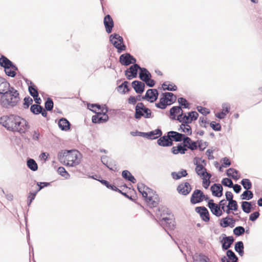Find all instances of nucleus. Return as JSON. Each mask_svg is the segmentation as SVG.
Returning <instances> with one entry per match:
<instances>
[{
	"label": "nucleus",
	"instance_id": "1",
	"mask_svg": "<svg viewBox=\"0 0 262 262\" xmlns=\"http://www.w3.org/2000/svg\"><path fill=\"white\" fill-rule=\"evenodd\" d=\"M59 160L66 166L74 167L81 162V155L77 150H64L58 155Z\"/></svg>",
	"mask_w": 262,
	"mask_h": 262
},
{
	"label": "nucleus",
	"instance_id": "2",
	"mask_svg": "<svg viewBox=\"0 0 262 262\" xmlns=\"http://www.w3.org/2000/svg\"><path fill=\"white\" fill-rule=\"evenodd\" d=\"M20 100L19 94L18 91L14 89L8 91L0 98V105L2 107L9 109L16 106Z\"/></svg>",
	"mask_w": 262,
	"mask_h": 262
},
{
	"label": "nucleus",
	"instance_id": "3",
	"mask_svg": "<svg viewBox=\"0 0 262 262\" xmlns=\"http://www.w3.org/2000/svg\"><path fill=\"white\" fill-rule=\"evenodd\" d=\"M137 188L149 207H155L158 205L159 200L155 191L142 183L138 184Z\"/></svg>",
	"mask_w": 262,
	"mask_h": 262
},
{
	"label": "nucleus",
	"instance_id": "4",
	"mask_svg": "<svg viewBox=\"0 0 262 262\" xmlns=\"http://www.w3.org/2000/svg\"><path fill=\"white\" fill-rule=\"evenodd\" d=\"M17 119H19V116L16 115L3 116L0 118V124L7 130L13 132L14 129H16L14 127Z\"/></svg>",
	"mask_w": 262,
	"mask_h": 262
},
{
	"label": "nucleus",
	"instance_id": "5",
	"mask_svg": "<svg viewBox=\"0 0 262 262\" xmlns=\"http://www.w3.org/2000/svg\"><path fill=\"white\" fill-rule=\"evenodd\" d=\"M135 118L140 119L142 117L144 118H152L151 110L145 106L142 102H139L135 107Z\"/></svg>",
	"mask_w": 262,
	"mask_h": 262
},
{
	"label": "nucleus",
	"instance_id": "6",
	"mask_svg": "<svg viewBox=\"0 0 262 262\" xmlns=\"http://www.w3.org/2000/svg\"><path fill=\"white\" fill-rule=\"evenodd\" d=\"M110 41L120 53L125 50L126 46L123 44V37L118 34L114 33L110 35Z\"/></svg>",
	"mask_w": 262,
	"mask_h": 262
},
{
	"label": "nucleus",
	"instance_id": "7",
	"mask_svg": "<svg viewBox=\"0 0 262 262\" xmlns=\"http://www.w3.org/2000/svg\"><path fill=\"white\" fill-rule=\"evenodd\" d=\"M102 113H97L96 115L93 116L92 121L93 123H104L108 120V116L106 114L108 110L105 105L102 107Z\"/></svg>",
	"mask_w": 262,
	"mask_h": 262
},
{
	"label": "nucleus",
	"instance_id": "8",
	"mask_svg": "<svg viewBox=\"0 0 262 262\" xmlns=\"http://www.w3.org/2000/svg\"><path fill=\"white\" fill-rule=\"evenodd\" d=\"M13 132H18L20 134L25 133L29 128L28 122L24 118L19 116V119H17L16 122V126Z\"/></svg>",
	"mask_w": 262,
	"mask_h": 262
},
{
	"label": "nucleus",
	"instance_id": "9",
	"mask_svg": "<svg viewBox=\"0 0 262 262\" xmlns=\"http://www.w3.org/2000/svg\"><path fill=\"white\" fill-rule=\"evenodd\" d=\"M160 224L171 236L170 234L168 232L167 230H171L174 229L175 227V222L174 220L170 217H163L160 220Z\"/></svg>",
	"mask_w": 262,
	"mask_h": 262
},
{
	"label": "nucleus",
	"instance_id": "10",
	"mask_svg": "<svg viewBox=\"0 0 262 262\" xmlns=\"http://www.w3.org/2000/svg\"><path fill=\"white\" fill-rule=\"evenodd\" d=\"M128 69L125 71V75L128 80L136 78L137 76L138 70L140 71L141 67L136 63H133Z\"/></svg>",
	"mask_w": 262,
	"mask_h": 262
},
{
	"label": "nucleus",
	"instance_id": "11",
	"mask_svg": "<svg viewBox=\"0 0 262 262\" xmlns=\"http://www.w3.org/2000/svg\"><path fill=\"white\" fill-rule=\"evenodd\" d=\"M120 62L123 66H129L132 63L136 62V59L130 54L126 53L120 55L119 57Z\"/></svg>",
	"mask_w": 262,
	"mask_h": 262
},
{
	"label": "nucleus",
	"instance_id": "12",
	"mask_svg": "<svg viewBox=\"0 0 262 262\" xmlns=\"http://www.w3.org/2000/svg\"><path fill=\"white\" fill-rule=\"evenodd\" d=\"M158 97V92L156 89H148L144 96L142 97V99H146L150 103L155 102Z\"/></svg>",
	"mask_w": 262,
	"mask_h": 262
},
{
	"label": "nucleus",
	"instance_id": "13",
	"mask_svg": "<svg viewBox=\"0 0 262 262\" xmlns=\"http://www.w3.org/2000/svg\"><path fill=\"white\" fill-rule=\"evenodd\" d=\"M208 207L210 209L211 212L216 216L219 217L223 214L222 209L220 206L213 202V200L211 199L208 203Z\"/></svg>",
	"mask_w": 262,
	"mask_h": 262
},
{
	"label": "nucleus",
	"instance_id": "14",
	"mask_svg": "<svg viewBox=\"0 0 262 262\" xmlns=\"http://www.w3.org/2000/svg\"><path fill=\"white\" fill-rule=\"evenodd\" d=\"M205 194L199 189H195L191 197L190 202L192 204L200 203L203 201Z\"/></svg>",
	"mask_w": 262,
	"mask_h": 262
},
{
	"label": "nucleus",
	"instance_id": "15",
	"mask_svg": "<svg viewBox=\"0 0 262 262\" xmlns=\"http://www.w3.org/2000/svg\"><path fill=\"white\" fill-rule=\"evenodd\" d=\"M0 64L4 68L5 70H8V69L18 70V68L13 63L4 55H1L0 58Z\"/></svg>",
	"mask_w": 262,
	"mask_h": 262
},
{
	"label": "nucleus",
	"instance_id": "16",
	"mask_svg": "<svg viewBox=\"0 0 262 262\" xmlns=\"http://www.w3.org/2000/svg\"><path fill=\"white\" fill-rule=\"evenodd\" d=\"M177 189L180 194L186 195L191 191V187L188 182H183L178 186Z\"/></svg>",
	"mask_w": 262,
	"mask_h": 262
},
{
	"label": "nucleus",
	"instance_id": "17",
	"mask_svg": "<svg viewBox=\"0 0 262 262\" xmlns=\"http://www.w3.org/2000/svg\"><path fill=\"white\" fill-rule=\"evenodd\" d=\"M223 235L224 237L220 242L222 245V249L223 250H229L228 249L230 248L234 242V238L232 236H227L225 234H223Z\"/></svg>",
	"mask_w": 262,
	"mask_h": 262
},
{
	"label": "nucleus",
	"instance_id": "18",
	"mask_svg": "<svg viewBox=\"0 0 262 262\" xmlns=\"http://www.w3.org/2000/svg\"><path fill=\"white\" fill-rule=\"evenodd\" d=\"M235 223V219L231 216H227L226 217L223 218L220 223V225L223 228L230 227L232 228L234 227Z\"/></svg>",
	"mask_w": 262,
	"mask_h": 262
},
{
	"label": "nucleus",
	"instance_id": "19",
	"mask_svg": "<svg viewBox=\"0 0 262 262\" xmlns=\"http://www.w3.org/2000/svg\"><path fill=\"white\" fill-rule=\"evenodd\" d=\"M11 89L14 88L11 86L10 83L4 78L0 77V95H4L6 92L7 93L8 91H11Z\"/></svg>",
	"mask_w": 262,
	"mask_h": 262
},
{
	"label": "nucleus",
	"instance_id": "20",
	"mask_svg": "<svg viewBox=\"0 0 262 262\" xmlns=\"http://www.w3.org/2000/svg\"><path fill=\"white\" fill-rule=\"evenodd\" d=\"M158 144L161 146L167 147L172 145L173 142L169 135H164L161 137L157 141Z\"/></svg>",
	"mask_w": 262,
	"mask_h": 262
},
{
	"label": "nucleus",
	"instance_id": "21",
	"mask_svg": "<svg viewBox=\"0 0 262 262\" xmlns=\"http://www.w3.org/2000/svg\"><path fill=\"white\" fill-rule=\"evenodd\" d=\"M195 211L199 213L202 219L205 222L209 221V214L207 208L204 206L196 207L195 209Z\"/></svg>",
	"mask_w": 262,
	"mask_h": 262
},
{
	"label": "nucleus",
	"instance_id": "22",
	"mask_svg": "<svg viewBox=\"0 0 262 262\" xmlns=\"http://www.w3.org/2000/svg\"><path fill=\"white\" fill-rule=\"evenodd\" d=\"M168 135H169L172 141H174L176 142H181L183 141V144L184 143L185 139L187 137L185 134L175 131H169L168 132Z\"/></svg>",
	"mask_w": 262,
	"mask_h": 262
},
{
	"label": "nucleus",
	"instance_id": "23",
	"mask_svg": "<svg viewBox=\"0 0 262 262\" xmlns=\"http://www.w3.org/2000/svg\"><path fill=\"white\" fill-rule=\"evenodd\" d=\"M103 23L105 28L106 32L107 33H111L114 26L113 20L110 15H106L103 20Z\"/></svg>",
	"mask_w": 262,
	"mask_h": 262
},
{
	"label": "nucleus",
	"instance_id": "24",
	"mask_svg": "<svg viewBox=\"0 0 262 262\" xmlns=\"http://www.w3.org/2000/svg\"><path fill=\"white\" fill-rule=\"evenodd\" d=\"M212 195L216 197H221L223 195V188L220 184H214L210 187Z\"/></svg>",
	"mask_w": 262,
	"mask_h": 262
},
{
	"label": "nucleus",
	"instance_id": "25",
	"mask_svg": "<svg viewBox=\"0 0 262 262\" xmlns=\"http://www.w3.org/2000/svg\"><path fill=\"white\" fill-rule=\"evenodd\" d=\"M143 134L145 136L146 138L154 140L161 137L162 135V132L160 129L157 128L155 130Z\"/></svg>",
	"mask_w": 262,
	"mask_h": 262
},
{
	"label": "nucleus",
	"instance_id": "26",
	"mask_svg": "<svg viewBox=\"0 0 262 262\" xmlns=\"http://www.w3.org/2000/svg\"><path fill=\"white\" fill-rule=\"evenodd\" d=\"M226 254L228 258L231 260L232 262H238V258L237 256L231 250H227ZM221 261L222 262H230L225 256L222 257Z\"/></svg>",
	"mask_w": 262,
	"mask_h": 262
},
{
	"label": "nucleus",
	"instance_id": "27",
	"mask_svg": "<svg viewBox=\"0 0 262 262\" xmlns=\"http://www.w3.org/2000/svg\"><path fill=\"white\" fill-rule=\"evenodd\" d=\"M132 87L138 94H142L144 91L145 84L138 80H135L132 83Z\"/></svg>",
	"mask_w": 262,
	"mask_h": 262
},
{
	"label": "nucleus",
	"instance_id": "28",
	"mask_svg": "<svg viewBox=\"0 0 262 262\" xmlns=\"http://www.w3.org/2000/svg\"><path fill=\"white\" fill-rule=\"evenodd\" d=\"M185 147L188 148L191 150L196 149L198 147V141H193L189 137H187L184 141Z\"/></svg>",
	"mask_w": 262,
	"mask_h": 262
},
{
	"label": "nucleus",
	"instance_id": "29",
	"mask_svg": "<svg viewBox=\"0 0 262 262\" xmlns=\"http://www.w3.org/2000/svg\"><path fill=\"white\" fill-rule=\"evenodd\" d=\"M223 111L215 114V116L219 119H223L226 116V114L229 112L230 109V104L227 103H224L222 105Z\"/></svg>",
	"mask_w": 262,
	"mask_h": 262
},
{
	"label": "nucleus",
	"instance_id": "30",
	"mask_svg": "<svg viewBox=\"0 0 262 262\" xmlns=\"http://www.w3.org/2000/svg\"><path fill=\"white\" fill-rule=\"evenodd\" d=\"M58 124L59 127L62 130L67 131L70 129L71 124L66 118H62L60 119Z\"/></svg>",
	"mask_w": 262,
	"mask_h": 262
},
{
	"label": "nucleus",
	"instance_id": "31",
	"mask_svg": "<svg viewBox=\"0 0 262 262\" xmlns=\"http://www.w3.org/2000/svg\"><path fill=\"white\" fill-rule=\"evenodd\" d=\"M187 150V148L185 147V144L183 143L179 144L178 146H173L171 148V152L174 155L178 154H184Z\"/></svg>",
	"mask_w": 262,
	"mask_h": 262
},
{
	"label": "nucleus",
	"instance_id": "32",
	"mask_svg": "<svg viewBox=\"0 0 262 262\" xmlns=\"http://www.w3.org/2000/svg\"><path fill=\"white\" fill-rule=\"evenodd\" d=\"M193 262H211L210 259L205 255L200 254H195L192 256Z\"/></svg>",
	"mask_w": 262,
	"mask_h": 262
},
{
	"label": "nucleus",
	"instance_id": "33",
	"mask_svg": "<svg viewBox=\"0 0 262 262\" xmlns=\"http://www.w3.org/2000/svg\"><path fill=\"white\" fill-rule=\"evenodd\" d=\"M139 78L142 81H144L151 78V75L146 68L141 67L139 72Z\"/></svg>",
	"mask_w": 262,
	"mask_h": 262
},
{
	"label": "nucleus",
	"instance_id": "34",
	"mask_svg": "<svg viewBox=\"0 0 262 262\" xmlns=\"http://www.w3.org/2000/svg\"><path fill=\"white\" fill-rule=\"evenodd\" d=\"M196 167L195 168V170L197 174L200 177H203L206 176V173H208L207 172L206 169L205 168V167L201 164H198V163H195Z\"/></svg>",
	"mask_w": 262,
	"mask_h": 262
},
{
	"label": "nucleus",
	"instance_id": "35",
	"mask_svg": "<svg viewBox=\"0 0 262 262\" xmlns=\"http://www.w3.org/2000/svg\"><path fill=\"white\" fill-rule=\"evenodd\" d=\"M162 95L165 97L169 105L173 104L176 101L177 97L172 93L165 92L163 93Z\"/></svg>",
	"mask_w": 262,
	"mask_h": 262
},
{
	"label": "nucleus",
	"instance_id": "36",
	"mask_svg": "<svg viewBox=\"0 0 262 262\" xmlns=\"http://www.w3.org/2000/svg\"><path fill=\"white\" fill-rule=\"evenodd\" d=\"M178 130L185 133L187 135H191L192 134L191 127L189 124L182 123Z\"/></svg>",
	"mask_w": 262,
	"mask_h": 262
},
{
	"label": "nucleus",
	"instance_id": "37",
	"mask_svg": "<svg viewBox=\"0 0 262 262\" xmlns=\"http://www.w3.org/2000/svg\"><path fill=\"white\" fill-rule=\"evenodd\" d=\"M122 177L133 183L136 182V180L132 173L127 170H124L122 172Z\"/></svg>",
	"mask_w": 262,
	"mask_h": 262
},
{
	"label": "nucleus",
	"instance_id": "38",
	"mask_svg": "<svg viewBox=\"0 0 262 262\" xmlns=\"http://www.w3.org/2000/svg\"><path fill=\"white\" fill-rule=\"evenodd\" d=\"M182 110V107L180 106H172L170 110V115L172 119H176V115L180 114Z\"/></svg>",
	"mask_w": 262,
	"mask_h": 262
},
{
	"label": "nucleus",
	"instance_id": "39",
	"mask_svg": "<svg viewBox=\"0 0 262 262\" xmlns=\"http://www.w3.org/2000/svg\"><path fill=\"white\" fill-rule=\"evenodd\" d=\"M187 171L185 169H181V171L177 172H172L171 177L174 180H179L182 177H185L187 175Z\"/></svg>",
	"mask_w": 262,
	"mask_h": 262
},
{
	"label": "nucleus",
	"instance_id": "40",
	"mask_svg": "<svg viewBox=\"0 0 262 262\" xmlns=\"http://www.w3.org/2000/svg\"><path fill=\"white\" fill-rule=\"evenodd\" d=\"M238 171L236 169L230 168L226 171V174L228 177H232L234 180H238L240 178V176L238 175Z\"/></svg>",
	"mask_w": 262,
	"mask_h": 262
},
{
	"label": "nucleus",
	"instance_id": "41",
	"mask_svg": "<svg viewBox=\"0 0 262 262\" xmlns=\"http://www.w3.org/2000/svg\"><path fill=\"white\" fill-rule=\"evenodd\" d=\"M234 249L240 256H242L244 253V246L243 242L242 241L237 242L235 244Z\"/></svg>",
	"mask_w": 262,
	"mask_h": 262
},
{
	"label": "nucleus",
	"instance_id": "42",
	"mask_svg": "<svg viewBox=\"0 0 262 262\" xmlns=\"http://www.w3.org/2000/svg\"><path fill=\"white\" fill-rule=\"evenodd\" d=\"M155 105L157 107L164 110L165 109L167 105H169L164 96L160 98L158 103H156Z\"/></svg>",
	"mask_w": 262,
	"mask_h": 262
},
{
	"label": "nucleus",
	"instance_id": "43",
	"mask_svg": "<svg viewBox=\"0 0 262 262\" xmlns=\"http://www.w3.org/2000/svg\"><path fill=\"white\" fill-rule=\"evenodd\" d=\"M128 84L129 82L128 81H124L121 84L118 86V91L122 94H125L126 92H128L129 90L128 86Z\"/></svg>",
	"mask_w": 262,
	"mask_h": 262
},
{
	"label": "nucleus",
	"instance_id": "44",
	"mask_svg": "<svg viewBox=\"0 0 262 262\" xmlns=\"http://www.w3.org/2000/svg\"><path fill=\"white\" fill-rule=\"evenodd\" d=\"M241 207L243 211L246 213H249L251 211L252 205L250 202L243 201Z\"/></svg>",
	"mask_w": 262,
	"mask_h": 262
},
{
	"label": "nucleus",
	"instance_id": "45",
	"mask_svg": "<svg viewBox=\"0 0 262 262\" xmlns=\"http://www.w3.org/2000/svg\"><path fill=\"white\" fill-rule=\"evenodd\" d=\"M28 167L32 171H36L38 169V165L36 161L33 159H29L27 161Z\"/></svg>",
	"mask_w": 262,
	"mask_h": 262
},
{
	"label": "nucleus",
	"instance_id": "46",
	"mask_svg": "<svg viewBox=\"0 0 262 262\" xmlns=\"http://www.w3.org/2000/svg\"><path fill=\"white\" fill-rule=\"evenodd\" d=\"M211 177V174L210 173H206V176L202 177L203 186L205 189L208 188L210 184V179Z\"/></svg>",
	"mask_w": 262,
	"mask_h": 262
},
{
	"label": "nucleus",
	"instance_id": "47",
	"mask_svg": "<svg viewBox=\"0 0 262 262\" xmlns=\"http://www.w3.org/2000/svg\"><path fill=\"white\" fill-rule=\"evenodd\" d=\"M253 197V193L250 190H245L241 195V199L242 200H250Z\"/></svg>",
	"mask_w": 262,
	"mask_h": 262
},
{
	"label": "nucleus",
	"instance_id": "48",
	"mask_svg": "<svg viewBox=\"0 0 262 262\" xmlns=\"http://www.w3.org/2000/svg\"><path fill=\"white\" fill-rule=\"evenodd\" d=\"M42 109V106L38 104H32L30 107L31 112L35 115H38L40 114Z\"/></svg>",
	"mask_w": 262,
	"mask_h": 262
},
{
	"label": "nucleus",
	"instance_id": "49",
	"mask_svg": "<svg viewBox=\"0 0 262 262\" xmlns=\"http://www.w3.org/2000/svg\"><path fill=\"white\" fill-rule=\"evenodd\" d=\"M57 172L59 174L68 179L70 177V174L66 171L63 167H59L57 169Z\"/></svg>",
	"mask_w": 262,
	"mask_h": 262
},
{
	"label": "nucleus",
	"instance_id": "50",
	"mask_svg": "<svg viewBox=\"0 0 262 262\" xmlns=\"http://www.w3.org/2000/svg\"><path fill=\"white\" fill-rule=\"evenodd\" d=\"M241 183L246 190H249L252 187V183L248 179H243Z\"/></svg>",
	"mask_w": 262,
	"mask_h": 262
},
{
	"label": "nucleus",
	"instance_id": "51",
	"mask_svg": "<svg viewBox=\"0 0 262 262\" xmlns=\"http://www.w3.org/2000/svg\"><path fill=\"white\" fill-rule=\"evenodd\" d=\"M101 161L102 162V163L104 165H105L110 170H112V171H117V167H115V168H114L113 167H110V166H108V164H109V162L108 159H107V157L106 156H102L101 157Z\"/></svg>",
	"mask_w": 262,
	"mask_h": 262
},
{
	"label": "nucleus",
	"instance_id": "52",
	"mask_svg": "<svg viewBox=\"0 0 262 262\" xmlns=\"http://www.w3.org/2000/svg\"><path fill=\"white\" fill-rule=\"evenodd\" d=\"M178 102L179 104L182 106L183 108H189L190 107V104L188 102L187 100L183 98V97H180L178 99Z\"/></svg>",
	"mask_w": 262,
	"mask_h": 262
},
{
	"label": "nucleus",
	"instance_id": "53",
	"mask_svg": "<svg viewBox=\"0 0 262 262\" xmlns=\"http://www.w3.org/2000/svg\"><path fill=\"white\" fill-rule=\"evenodd\" d=\"M167 82H165L162 84V88L164 90H167L170 91H174L177 90L176 85L172 84H167Z\"/></svg>",
	"mask_w": 262,
	"mask_h": 262
},
{
	"label": "nucleus",
	"instance_id": "54",
	"mask_svg": "<svg viewBox=\"0 0 262 262\" xmlns=\"http://www.w3.org/2000/svg\"><path fill=\"white\" fill-rule=\"evenodd\" d=\"M54 103L52 99L48 98L45 103V109L48 111H51L53 110Z\"/></svg>",
	"mask_w": 262,
	"mask_h": 262
},
{
	"label": "nucleus",
	"instance_id": "55",
	"mask_svg": "<svg viewBox=\"0 0 262 262\" xmlns=\"http://www.w3.org/2000/svg\"><path fill=\"white\" fill-rule=\"evenodd\" d=\"M29 92L30 94L33 97H36L37 95H38V92L36 86L34 84H32L29 86L28 88Z\"/></svg>",
	"mask_w": 262,
	"mask_h": 262
},
{
	"label": "nucleus",
	"instance_id": "56",
	"mask_svg": "<svg viewBox=\"0 0 262 262\" xmlns=\"http://www.w3.org/2000/svg\"><path fill=\"white\" fill-rule=\"evenodd\" d=\"M233 232L235 235L239 236L243 235L245 233V229L242 226H237L233 229Z\"/></svg>",
	"mask_w": 262,
	"mask_h": 262
},
{
	"label": "nucleus",
	"instance_id": "57",
	"mask_svg": "<svg viewBox=\"0 0 262 262\" xmlns=\"http://www.w3.org/2000/svg\"><path fill=\"white\" fill-rule=\"evenodd\" d=\"M222 184L224 186L228 187L230 188H232V187L233 186L232 181L230 179L227 178L223 179L222 181Z\"/></svg>",
	"mask_w": 262,
	"mask_h": 262
},
{
	"label": "nucleus",
	"instance_id": "58",
	"mask_svg": "<svg viewBox=\"0 0 262 262\" xmlns=\"http://www.w3.org/2000/svg\"><path fill=\"white\" fill-rule=\"evenodd\" d=\"M37 192H38L35 191L34 192H30L29 193V195H28V199H27L28 200H27V203H28V206H30L31 205L32 202L33 201V200H34V199H35V198Z\"/></svg>",
	"mask_w": 262,
	"mask_h": 262
},
{
	"label": "nucleus",
	"instance_id": "59",
	"mask_svg": "<svg viewBox=\"0 0 262 262\" xmlns=\"http://www.w3.org/2000/svg\"><path fill=\"white\" fill-rule=\"evenodd\" d=\"M210 127L215 131H220L221 130V125L220 123H215L214 121H212L210 123Z\"/></svg>",
	"mask_w": 262,
	"mask_h": 262
},
{
	"label": "nucleus",
	"instance_id": "60",
	"mask_svg": "<svg viewBox=\"0 0 262 262\" xmlns=\"http://www.w3.org/2000/svg\"><path fill=\"white\" fill-rule=\"evenodd\" d=\"M208 146L207 142H203L202 140H198V147L201 151L204 150Z\"/></svg>",
	"mask_w": 262,
	"mask_h": 262
},
{
	"label": "nucleus",
	"instance_id": "61",
	"mask_svg": "<svg viewBox=\"0 0 262 262\" xmlns=\"http://www.w3.org/2000/svg\"><path fill=\"white\" fill-rule=\"evenodd\" d=\"M18 70H14L12 69H8V70H5L6 74L11 77H14L16 75V71Z\"/></svg>",
	"mask_w": 262,
	"mask_h": 262
},
{
	"label": "nucleus",
	"instance_id": "62",
	"mask_svg": "<svg viewBox=\"0 0 262 262\" xmlns=\"http://www.w3.org/2000/svg\"><path fill=\"white\" fill-rule=\"evenodd\" d=\"M188 114H189L188 117L190 118L191 122L196 120L199 116V114L195 111H191L188 113Z\"/></svg>",
	"mask_w": 262,
	"mask_h": 262
},
{
	"label": "nucleus",
	"instance_id": "63",
	"mask_svg": "<svg viewBox=\"0 0 262 262\" xmlns=\"http://www.w3.org/2000/svg\"><path fill=\"white\" fill-rule=\"evenodd\" d=\"M228 206L232 208V210L237 211L238 209L237 203L235 200H232L229 202Z\"/></svg>",
	"mask_w": 262,
	"mask_h": 262
},
{
	"label": "nucleus",
	"instance_id": "64",
	"mask_svg": "<svg viewBox=\"0 0 262 262\" xmlns=\"http://www.w3.org/2000/svg\"><path fill=\"white\" fill-rule=\"evenodd\" d=\"M260 214L259 212L255 211L251 213L249 216V220L252 222L255 221L259 217Z\"/></svg>",
	"mask_w": 262,
	"mask_h": 262
}]
</instances>
